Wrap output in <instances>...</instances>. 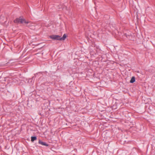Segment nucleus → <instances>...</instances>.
I'll return each mask as SVG.
<instances>
[{"label": "nucleus", "mask_w": 155, "mask_h": 155, "mask_svg": "<svg viewBox=\"0 0 155 155\" xmlns=\"http://www.w3.org/2000/svg\"><path fill=\"white\" fill-rule=\"evenodd\" d=\"M14 22L15 23H24L26 24H28L29 22L28 21H26L25 19L22 18L21 17L16 18L14 21Z\"/></svg>", "instance_id": "obj_1"}, {"label": "nucleus", "mask_w": 155, "mask_h": 155, "mask_svg": "<svg viewBox=\"0 0 155 155\" xmlns=\"http://www.w3.org/2000/svg\"><path fill=\"white\" fill-rule=\"evenodd\" d=\"M50 38L53 40L61 41V37L58 35H53L50 36Z\"/></svg>", "instance_id": "obj_2"}, {"label": "nucleus", "mask_w": 155, "mask_h": 155, "mask_svg": "<svg viewBox=\"0 0 155 155\" xmlns=\"http://www.w3.org/2000/svg\"><path fill=\"white\" fill-rule=\"evenodd\" d=\"M38 143L42 145H44L46 146H48V144H47L46 142H42L40 140L38 141Z\"/></svg>", "instance_id": "obj_3"}, {"label": "nucleus", "mask_w": 155, "mask_h": 155, "mask_svg": "<svg viewBox=\"0 0 155 155\" xmlns=\"http://www.w3.org/2000/svg\"><path fill=\"white\" fill-rule=\"evenodd\" d=\"M135 81V78L133 76L131 78V79L130 81V83H134Z\"/></svg>", "instance_id": "obj_4"}, {"label": "nucleus", "mask_w": 155, "mask_h": 155, "mask_svg": "<svg viewBox=\"0 0 155 155\" xmlns=\"http://www.w3.org/2000/svg\"><path fill=\"white\" fill-rule=\"evenodd\" d=\"M67 37L66 35L65 34H64L62 37H61V41L64 40Z\"/></svg>", "instance_id": "obj_5"}, {"label": "nucleus", "mask_w": 155, "mask_h": 155, "mask_svg": "<svg viewBox=\"0 0 155 155\" xmlns=\"http://www.w3.org/2000/svg\"><path fill=\"white\" fill-rule=\"evenodd\" d=\"M124 36L127 38H129L130 37V36H131V33H130L129 34L125 33L124 34Z\"/></svg>", "instance_id": "obj_6"}, {"label": "nucleus", "mask_w": 155, "mask_h": 155, "mask_svg": "<svg viewBox=\"0 0 155 155\" xmlns=\"http://www.w3.org/2000/svg\"><path fill=\"white\" fill-rule=\"evenodd\" d=\"M31 140L32 142H33L37 139V137L36 136L31 137Z\"/></svg>", "instance_id": "obj_7"}, {"label": "nucleus", "mask_w": 155, "mask_h": 155, "mask_svg": "<svg viewBox=\"0 0 155 155\" xmlns=\"http://www.w3.org/2000/svg\"><path fill=\"white\" fill-rule=\"evenodd\" d=\"M31 79L33 80V78H32Z\"/></svg>", "instance_id": "obj_8"}]
</instances>
